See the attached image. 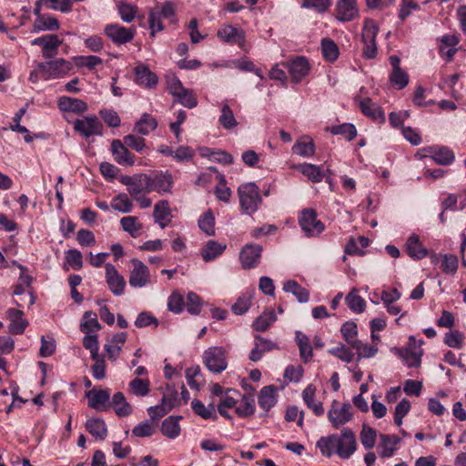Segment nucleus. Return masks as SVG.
Listing matches in <instances>:
<instances>
[{"label": "nucleus", "instance_id": "obj_11", "mask_svg": "<svg viewBox=\"0 0 466 466\" xmlns=\"http://www.w3.org/2000/svg\"><path fill=\"white\" fill-rule=\"evenodd\" d=\"M335 11L336 18L342 22L351 21L359 15L355 0H338Z\"/></svg>", "mask_w": 466, "mask_h": 466}, {"label": "nucleus", "instance_id": "obj_58", "mask_svg": "<svg viewBox=\"0 0 466 466\" xmlns=\"http://www.w3.org/2000/svg\"><path fill=\"white\" fill-rule=\"evenodd\" d=\"M399 358L403 363L410 367H419L420 365V358L422 351H397Z\"/></svg>", "mask_w": 466, "mask_h": 466}, {"label": "nucleus", "instance_id": "obj_1", "mask_svg": "<svg viewBox=\"0 0 466 466\" xmlns=\"http://www.w3.org/2000/svg\"><path fill=\"white\" fill-rule=\"evenodd\" d=\"M239 207L246 215L254 214L262 203L258 187L254 182L241 184L238 187Z\"/></svg>", "mask_w": 466, "mask_h": 466}, {"label": "nucleus", "instance_id": "obj_61", "mask_svg": "<svg viewBox=\"0 0 466 466\" xmlns=\"http://www.w3.org/2000/svg\"><path fill=\"white\" fill-rule=\"evenodd\" d=\"M379 32V27L374 21H366L362 29V42L370 43L376 42V36Z\"/></svg>", "mask_w": 466, "mask_h": 466}, {"label": "nucleus", "instance_id": "obj_48", "mask_svg": "<svg viewBox=\"0 0 466 466\" xmlns=\"http://www.w3.org/2000/svg\"><path fill=\"white\" fill-rule=\"evenodd\" d=\"M157 431V425L148 420H146L132 430V434L138 438L151 437Z\"/></svg>", "mask_w": 466, "mask_h": 466}, {"label": "nucleus", "instance_id": "obj_19", "mask_svg": "<svg viewBox=\"0 0 466 466\" xmlns=\"http://www.w3.org/2000/svg\"><path fill=\"white\" fill-rule=\"evenodd\" d=\"M435 163L442 166L450 165L454 160L453 152L446 147H431L424 149Z\"/></svg>", "mask_w": 466, "mask_h": 466}, {"label": "nucleus", "instance_id": "obj_17", "mask_svg": "<svg viewBox=\"0 0 466 466\" xmlns=\"http://www.w3.org/2000/svg\"><path fill=\"white\" fill-rule=\"evenodd\" d=\"M135 73V82L140 86L147 88L154 87L157 82L158 78L156 74L150 71L149 67L145 65H138L134 69Z\"/></svg>", "mask_w": 466, "mask_h": 466}, {"label": "nucleus", "instance_id": "obj_46", "mask_svg": "<svg viewBox=\"0 0 466 466\" xmlns=\"http://www.w3.org/2000/svg\"><path fill=\"white\" fill-rule=\"evenodd\" d=\"M225 248V245H221L216 241L209 240L202 248L201 256L205 261H210L222 254Z\"/></svg>", "mask_w": 466, "mask_h": 466}, {"label": "nucleus", "instance_id": "obj_31", "mask_svg": "<svg viewBox=\"0 0 466 466\" xmlns=\"http://www.w3.org/2000/svg\"><path fill=\"white\" fill-rule=\"evenodd\" d=\"M157 127V120L148 113L142 114L135 124L134 131L141 136H147Z\"/></svg>", "mask_w": 466, "mask_h": 466}, {"label": "nucleus", "instance_id": "obj_22", "mask_svg": "<svg viewBox=\"0 0 466 466\" xmlns=\"http://www.w3.org/2000/svg\"><path fill=\"white\" fill-rule=\"evenodd\" d=\"M406 251L410 258L416 260L422 259L428 256V250L420 241V238L416 234L410 236L406 242Z\"/></svg>", "mask_w": 466, "mask_h": 466}, {"label": "nucleus", "instance_id": "obj_3", "mask_svg": "<svg viewBox=\"0 0 466 466\" xmlns=\"http://www.w3.org/2000/svg\"><path fill=\"white\" fill-rule=\"evenodd\" d=\"M299 226L307 237H316L325 228L324 224L317 218L314 209H304L299 218Z\"/></svg>", "mask_w": 466, "mask_h": 466}, {"label": "nucleus", "instance_id": "obj_43", "mask_svg": "<svg viewBox=\"0 0 466 466\" xmlns=\"http://www.w3.org/2000/svg\"><path fill=\"white\" fill-rule=\"evenodd\" d=\"M218 123L227 130H231L238 126V121L228 103L222 105Z\"/></svg>", "mask_w": 466, "mask_h": 466}, {"label": "nucleus", "instance_id": "obj_57", "mask_svg": "<svg viewBox=\"0 0 466 466\" xmlns=\"http://www.w3.org/2000/svg\"><path fill=\"white\" fill-rule=\"evenodd\" d=\"M185 376L187 384L191 389L199 390L202 386V381H199L198 378L201 377L199 366L189 367L185 371Z\"/></svg>", "mask_w": 466, "mask_h": 466}, {"label": "nucleus", "instance_id": "obj_2", "mask_svg": "<svg viewBox=\"0 0 466 466\" xmlns=\"http://www.w3.org/2000/svg\"><path fill=\"white\" fill-rule=\"evenodd\" d=\"M37 67L41 76L48 80L64 77L72 70L73 65L64 58H58L49 62H38Z\"/></svg>", "mask_w": 466, "mask_h": 466}, {"label": "nucleus", "instance_id": "obj_15", "mask_svg": "<svg viewBox=\"0 0 466 466\" xmlns=\"http://www.w3.org/2000/svg\"><path fill=\"white\" fill-rule=\"evenodd\" d=\"M111 151L115 161L121 166H133L135 156L128 151L127 146L120 140L115 139L111 143Z\"/></svg>", "mask_w": 466, "mask_h": 466}, {"label": "nucleus", "instance_id": "obj_53", "mask_svg": "<svg viewBox=\"0 0 466 466\" xmlns=\"http://www.w3.org/2000/svg\"><path fill=\"white\" fill-rule=\"evenodd\" d=\"M253 298V294L251 292H247L239 296L232 305V311L237 315H242L246 313L251 306V300Z\"/></svg>", "mask_w": 466, "mask_h": 466}, {"label": "nucleus", "instance_id": "obj_59", "mask_svg": "<svg viewBox=\"0 0 466 466\" xmlns=\"http://www.w3.org/2000/svg\"><path fill=\"white\" fill-rule=\"evenodd\" d=\"M185 306L188 313L192 315H198L200 313L202 306L200 297L195 292H188L187 295Z\"/></svg>", "mask_w": 466, "mask_h": 466}, {"label": "nucleus", "instance_id": "obj_39", "mask_svg": "<svg viewBox=\"0 0 466 466\" xmlns=\"http://www.w3.org/2000/svg\"><path fill=\"white\" fill-rule=\"evenodd\" d=\"M283 290L287 293H292L300 303L309 301V292L295 280L286 281L283 285Z\"/></svg>", "mask_w": 466, "mask_h": 466}, {"label": "nucleus", "instance_id": "obj_34", "mask_svg": "<svg viewBox=\"0 0 466 466\" xmlns=\"http://www.w3.org/2000/svg\"><path fill=\"white\" fill-rule=\"evenodd\" d=\"M155 221L165 228L170 222V208L167 200H161L155 205L154 208Z\"/></svg>", "mask_w": 466, "mask_h": 466}, {"label": "nucleus", "instance_id": "obj_25", "mask_svg": "<svg viewBox=\"0 0 466 466\" xmlns=\"http://www.w3.org/2000/svg\"><path fill=\"white\" fill-rule=\"evenodd\" d=\"M340 331L344 337V339L348 341L350 345L355 350H373V347H368L367 345L362 346V344L356 340L355 337L357 336V325L352 321L345 322Z\"/></svg>", "mask_w": 466, "mask_h": 466}, {"label": "nucleus", "instance_id": "obj_45", "mask_svg": "<svg viewBox=\"0 0 466 466\" xmlns=\"http://www.w3.org/2000/svg\"><path fill=\"white\" fill-rule=\"evenodd\" d=\"M303 400L307 406L314 411V413L318 416L324 413L323 406L320 402H315V388L312 385H309L303 390L302 393Z\"/></svg>", "mask_w": 466, "mask_h": 466}, {"label": "nucleus", "instance_id": "obj_6", "mask_svg": "<svg viewBox=\"0 0 466 466\" xmlns=\"http://www.w3.org/2000/svg\"><path fill=\"white\" fill-rule=\"evenodd\" d=\"M104 34L116 45L130 42L136 34L134 27H125L119 24H109L104 28Z\"/></svg>", "mask_w": 466, "mask_h": 466}, {"label": "nucleus", "instance_id": "obj_23", "mask_svg": "<svg viewBox=\"0 0 466 466\" xmlns=\"http://www.w3.org/2000/svg\"><path fill=\"white\" fill-rule=\"evenodd\" d=\"M191 409L198 416L204 420H218V410L214 401L206 406L201 400L194 399L191 401Z\"/></svg>", "mask_w": 466, "mask_h": 466}, {"label": "nucleus", "instance_id": "obj_64", "mask_svg": "<svg viewBox=\"0 0 466 466\" xmlns=\"http://www.w3.org/2000/svg\"><path fill=\"white\" fill-rule=\"evenodd\" d=\"M376 431L370 427L363 426L360 432V441L365 449L370 450L374 447L376 442Z\"/></svg>", "mask_w": 466, "mask_h": 466}, {"label": "nucleus", "instance_id": "obj_32", "mask_svg": "<svg viewBox=\"0 0 466 466\" xmlns=\"http://www.w3.org/2000/svg\"><path fill=\"white\" fill-rule=\"evenodd\" d=\"M292 152L303 157H310L315 153V145L309 137L299 138L292 147Z\"/></svg>", "mask_w": 466, "mask_h": 466}, {"label": "nucleus", "instance_id": "obj_27", "mask_svg": "<svg viewBox=\"0 0 466 466\" xmlns=\"http://www.w3.org/2000/svg\"><path fill=\"white\" fill-rule=\"evenodd\" d=\"M182 418L183 417L180 415H172L166 418L161 423L160 431L162 434L169 439L178 437L181 431L179 420H182Z\"/></svg>", "mask_w": 466, "mask_h": 466}, {"label": "nucleus", "instance_id": "obj_9", "mask_svg": "<svg viewBox=\"0 0 466 466\" xmlns=\"http://www.w3.org/2000/svg\"><path fill=\"white\" fill-rule=\"evenodd\" d=\"M133 269L129 276V284L133 288H143L150 282L148 268L137 258L131 260Z\"/></svg>", "mask_w": 466, "mask_h": 466}, {"label": "nucleus", "instance_id": "obj_10", "mask_svg": "<svg viewBox=\"0 0 466 466\" xmlns=\"http://www.w3.org/2000/svg\"><path fill=\"white\" fill-rule=\"evenodd\" d=\"M106 268V282L110 291L115 296H121L124 294L126 288V280L122 275L119 274L116 267L110 263L105 265Z\"/></svg>", "mask_w": 466, "mask_h": 466}, {"label": "nucleus", "instance_id": "obj_8", "mask_svg": "<svg viewBox=\"0 0 466 466\" xmlns=\"http://www.w3.org/2000/svg\"><path fill=\"white\" fill-rule=\"evenodd\" d=\"M61 44L62 40L54 34L45 35L31 41L32 46H42V56L45 58L55 57L58 53V47Z\"/></svg>", "mask_w": 466, "mask_h": 466}, {"label": "nucleus", "instance_id": "obj_13", "mask_svg": "<svg viewBox=\"0 0 466 466\" xmlns=\"http://www.w3.org/2000/svg\"><path fill=\"white\" fill-rule=\"evenodd\" d=\"M88 400V406L95 410H106L110 406V391L109 390L93 389L86 393Z\"/></svg>", "mask_w": 466, "mask_h": 466}, {"label": "nucleus", "instance_id": "obj_60", "mask_svg": "<svg viewBox=\"0 0 466 466\" xmlns=\"http://www.w3.org/2000/svg\"><path fill=\"white\" fill-rule=\"evenodd\" d=\"M459 266V261L456 256L445 254L441 258V268L445 274H455Z\"/></svg>", "mask_w": 466, "mask_h": 466}, {"label": "nucleus", "instance_id": "obj_49", "mask_svg": "<svg viewBox=\"0 0 466 466\" xmlns=\"http://www.w3.org/2000/svg\"><path fill=\"white\" fill-rule=\"evenodd\" d=\"M120 224L123 230L129 233L133 238H137L142 229V225L138 222L137 217H124L120 219Z\"/></svg>", "mask_w": 466, "mask_h": 466}, {"label": "nucleus", "instance_id": "obj_50", "mask_svg": "<svg viewBox=\"0 0 466 466\" xmlns=\"http://www.w3.org/2000/svg\"><path fill=\"white\" fill-rule=\"evenodd\" d=\"M161 402L169 410H171L175 407L181 405V401L178 398V393L175 387L167 386L166 391L164 392L163 397L161 399Z\"/></svg>", "mask_w": 466, "mask_h": 466}, {"label": "nucleus", "instance_id": "obj_55", "mask_svg": "<svg viewBox=\"0 0 466 466\" xmlns=\"http://www.w3.org/2000/svg\"><path fill=\"white\" fill-rule=\"evenodd\" d=\"M333 135L344 136L349 141L353 140L357 136V129L353 124L344 123L338 126H333L329 128Z\"/></svg>", "mask_w": 466, "mask_h": 466}, {"label": "nucleus", "instance_id": "obj_29", "mask_svg": "<svg viewBox=\"0 0 466 466\" xmlns=\"http://www.w3.org/2000/svg\"><path fill=\"white\" fill-rule=\"evenodd\" d=\"M149 176L145 174L135 175V180L133 181L130 187H127V191L132 198H135L140 195L149 193Z\"/></svg>", "mask_w": 466, "mask_h": 466}, {"label": "nucleus", "instance_id": "obj_18", "mask_svg": "<svg viewBox=\"0 0 466 466\" xmlns=\"http://www.w3.org/2000/svg\"><path fill=\"white\" fill-rule=\"evenodd\" d=\"M238 396L239 393L238 392V390L231 388H228V392L226 393V395L221 400H218V403L217 405V410L223 418L227 420H232V417L228 413V409H236V406L238 403Z\"/></svg>", "mask_w": 466, "mask_h": 466}, {"label": "nucleus", "instance_id": "obj_44", "mask_svg": "<svg viewBox=\"0 0 466 466\" xmlns=\"http://www.w3.org/2000/svg\"><path fill=\"white\" fill-rule=\"evenodd\" d=\"M110 207L121 213H130L133 209V203L126 193H119L112 198Z\"/></svg>", "mask_w": 466, "mask_h": 466}, {"label": "nucleus", "instance_id": "obj_12", "mask_svg": "<svg viewBox=\"0 0 466 466\" xmlns=\"http://www.w3.org/2000/svg\"><path fill=\"white\" fill-rule=\"evenodd\" d=\"M203 361L208 370L214 373H221L228 366L224 351H205Z\"/></svg>", "mask_w": 466, "mask_h": 466}, {"label": "nucleus", "instance_id": "obj_16", "mask_svg": "<svg viewBox=\"0 0 466 466\" xmlns=\"http://www.w3.org/2000/svg\"><path fill=\"white\" fill-rule=\"evenodd\" d=\"M359 107L366 116L378 123H384L386 120L384 111L380 106L372 102L369 97L359 99Z\"/></svg>", "mask_w": 466, "mask_h": 466}, {"label": "nucleus", "instance_id": "obj_14", "mask_svg": "<svg viewBox=\"0 0 466 466\" xmlns=\"http://www.w3.org/2000/svg\"><path fill=\"white\" fill-rule=\"evenodd\" d=\"M262 248L259 245H246L240 252V261L244 268H255L260 260Z\"/></svg>", "mask_w": 466, "mask_h": 466}, {"label": "nucleus", "instance_id": "obj_20", "mask_svg": "<svg viewBox=\"0 0 466 466\" xmlns=\"http://www.w3.org/2000/svg\"><path fill=\"white\" fill-rule=\"evenodd\" d=\"M291 78L294 82L298 83L304 78L309 71V65L308 60L302 56H299L286 65Z\"/></svg>", "mask_w": 466, "mask_h": 466}, {"label": "nucleus", "instance_id": "obj_30", "mask_svg": "<svg viewBox=\"0 0 466 466\" xmlns=\"http://www.w3.org/2000/svg\"><path fill=\"white\" fill-rule=\"evenodd\" d=\"M58 107L61 111L82 113L87 109V105L78 98L62 96L58 100Z\"/></svg>", "mask_w": 466, "mask_h": 466}, {"label": "nucleus", "instance_id": "obj_56", "mask_svg": "<svg viewBox=\"0 0 466 466\" xmlns=\"http://www.w3.org/2000/svg\"><path fill=\"white\" fill-rule=\"evenodd\" d=\"M346 303L348 307L355 313H361L365 310L366 302L365 300L356 294L355 290L350 292L346 296Z\"/></svg>", "mask_w": 466, "mask_h": 466}, {"label": "nucleus", "instance_id": "obj_33", "mask_svg": "<svg viewBox=\"0 0 466 466\" xmlns=\"http://www.w3.org/2000/svg\"><path fill=\"white\" fill-rule=\"evenodd\" d=\"M86 431L99 440H105L107 436V427L103 419L91 418L86 422Z\"/></svg>", "mask_w": 466, "mask_h": 466}, {"label": "nucleus", "instance_id": "obj_24", "mask_svg": "<svg viewBox=\"0 0 466 466\" xmlns=\"http://www.w3.org/2000/svg\"><path fill=\"white\" fill-rule=\"evenodd\" d=\"M60 27L59 21L53 15L45 14L39 17H35L32 31L39 33L41 31H56Z\"/></svg>", "mask_w": 466, "mask_h": 466}, {"label": "nucleus", "instance_id": "obj_38", "mask_svg": "<svg viewBox=\"0 0 466 466\" xmlns=\"http://www.w3.org/2000/svg\"><path fill=\"white\" fill-rule=\"evenodd\" d=\"M7 313L11 319L9 325L10 331L15 334L23 333L27 326V322L22 318L23 312L19 309H10Z\"/></svg>", "mask_w": 466, "mask_h": 466}, {"label": "nucleus", "instance_id": "obj_62", "mask_svg": "<svg viewBox=\"0 0 466 466\" xmlns=\"http://www.w3.org/2000/svg\"><path fill=\"white\" fill-rule=\"evenodd\" d=\"M130 390L133 394L137 396H146L149 392V381L136 378L129 383Z\"/></svg>", "mask_w": 466, "mask_h": 466}, {"label": "nucleus", "instance_id": "obj_41", "mask_svg": "<svg viewBox=\"0 0 466 466\" xmlns=\"http://www.w3.org/2000/svg\"><path fill=\"white\" fill-rule=\"evenodd\" d=\"M91 358L95 362L91 367L93 377L96 380L104 379L106 376V354H100L99 351H91Z\"/></svg>", "mask_w": 466, "mask_h": 466}, {"label": "nucleus", "instance_id": "obj_7", "mask_svg": "<svg viewBox=\"0 0 466 466\" xmlns=\"http://www.w3.org/2000/svg\"><path fill=\"white\" fill-rule=\"evenodd\" d=\"M357 449V441L354 432L348 428H344L338 435L337 455L346 460L351 457Z\"/></svg>", "mask_w": 466, "mask_h": 466}, {"label": "nucleus", "instance_id": "obj_54", "mask_svg": "<svg viewBox=\"0 0 466 466\" xmlns=\"http://www.w3.org/2000/svg\"><path fill=\"white\" fill-rule=\"evenodd\" d=\"M321 50L322 55L327 61L333 62L339 56V48L335 42L329 38L322 39Z\"/></svg>", "mask_w": 466, "mask_h": 466}, {"label": "nucleus", "instance_id": "obj_28", "mask_svg": "<svg viewBox=\"0 0 466 466\" xmlns=\"http://www.w3.org/2000/svg\"><path fill=\"white\" fill-rule=\"evenodd\" d=\"M316 447L320 451L323 456L328 458L334 454L337 455L338 434L320 437L316 443Z\"/></svg>", "mask_w": 466, "mask_h": 466}, {"label": "nucleus", "instance_id": "obj_26", "mask_svg": "<svg viewBox=\"0 0 466 466\" xmlns=\"http://www.w3.org/2000/svg\"><path fill=\"white\" fill-rule=\"evenodd\" d=\"M277 403V388L273 385L263 387L258 395V405L265 411H268Z\"/></svg>", "mask_w": 466, "mask_h": 466}, {"label": "nucleus", "instance_id": "obj_4", "mask_svg": "<svg viewBox=\"0 0 466 466\" xmlns=\"http://www.w3.org/2000/svg\"><path fill=\"white\" fill-rule=\"evenodd\" d=\"M74 129L84 137L101 136L103 125L96 116H87L74 122Z\"/></svg>", "mask_w": 466, "mask_h": 466}, {"label": "nucleus", "instance_id": "obj_51", "mask_svg": "<svg viewBox=\"0 0 466 466\" xmlns=\"http://www.w3.org/2000/svg\"><path fill=\"white\" fill-rule=\"evenodd\" d=\"M380 440L383 446L380 456L384 458L391 457L396 450L395 446L400 441V439L394 435L381 434Z\"/></svg>", "mask_w": 466, "mask_h": 466}, {"label": "nucleus", "instance_id": "obj_37", "mask_svg": "<svg viewBox=\"0 0 466 466\" xmlns=\"http://www.w3.org/2000/svg\"><path fill=\"white\" fill-rule=\"evenodd\" d=\"M218 36L227 43L240 42L244 38L242 30H239L232 25H223L218 31Z\"/></svg>", "mask_w": 466, "mask_h": 466}, {"label": "nucleus", "instance_id": "obj_47", "mask_svg": "<svg viewBox=\"0 0 466 466\" xmlns=\"http://www.w3.org/2000/svg\"><path fill=\"white\" fill-rule=\"evenodd\" d=\"M276 319L277 317L274 310L265 311L254 320L253 328L258 331H265L276 321Z\"/></svg>", "mask_w": 466, "mask_h": 466}, {"label": "nucleus", "instance_id": "obj_21", "mask_svg": "<svg viewBox=\"0 0 466 466\" xmlns=\"http://www.w3.org/2000/svg\"><path fill=\"white\" fill-rule=\"evenodd\" d=\"M148 182L150 192H169L173 187L172 176L167 172L157 174L154 177H149Z\"/></svg>", "mask_w": 466, "mask_h": 466}, {"label": "nucleus", "instance_id": "obj_5", "mask_svg": "<svg viewBox=\"0 0 466 466\" xmlns=\"http://www.w3.org/2000/svg\"><path fill=\"white\" fill-rule=\"evenodd\" d=\"M351 405L350 403L339 404V401L333 400L331 408L328 411V418L336 429L352 420Z\"/></svg>", "mask_w": 466, "mask_h": 466}, {"label": "nucleus", "instance_id": "obj_63", "mask_svg": "<svg viewBox=\"0 0 466 466\" xmlns=\"http://www.w3.org/2000/svg\"><path fill=\"white\" fill-rule=\"evenodd\" d=\"M390 81L393 86H397L398 89H403L409 84V76L401 68L392 70L390 75Z\"/></svg>", "mask_w": 466, "mask_h": 466}, {"label": "nucleus", "instance_id": "obj_42", "mask_svg": "<svg viewBox=\"0 0 466 466\" xmlns=\"http://www.w3.org/2000/svg\"><path fill=\"white\" fill-rule=\"evenodd\" d=\"M81 331L85 334L96 333L101 328L97 315L93 311L85 312L81 324H80Z\"/></svg>", "mask_w": 466, "mask_h": 466}, {"label": "nucleus", "instance_id": "obj_52", "mask_svg": "<svg viewBox=\"0 0 466 466\" xmlns=\"http://www.w3.org/2000/svg\"><path fill=\"white\" fill-rule=\"evenodd\" d=\"M198 227L208 236L215 234V217L211 210H208L199 218Z\"/></svg>", "mask_w": 466, "mask_h": 466}, {"label": "nucleus", "instance_id": "obj_40", "mask_svg": "<svg viewBox=\"0 0 466 466\" xmlns=\"http://www.w3.org/2000/svg\"><path fill=\"white\" fill-rule=\"evenodd\" d=\"M298 169L313 183L321 182L325 177V173L320 167L313 164H301L298 167Z\"/></svg>", "mask_w": 466, "mask_h": 466}, {"label": "nucleus", "instance_id": "obj_36", "mask_svg": "<svg viewBox=\"0 0 466 466\" xmlns=\"http://www.w3.org/2000/svg\"><path fill=\"white\" fill-rule=\"evenodd\" d=\"M113 406L116 414L118 417H127L133 411L131 405L126 400L122 392H116L113 395L112 401L109 403Z\"/></svg>", "mask_w": 466, "mask_h": 466}, {"label": "nucleus", "instance_id": "obj_35", "mask_svg": "<svg viewBox=\"0 0 466 466\" xmlns=\"http://www.w3.org/2000/svg\"><path fill=\"white\" fill-rule=\"evenodd\" d=\"M256 410L255 400L251 394H244L240 402L237 404L235 412L238 417H248L254 414Z\"/></svg>", "mask_w": 466, "mask_h": 466}]
</instances>
